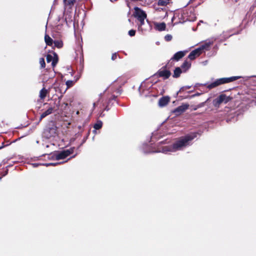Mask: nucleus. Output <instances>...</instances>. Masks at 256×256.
I'll list each match as a JSON object with an SVG mask.
<instances>
[{
  "label": "nucleus",
  "instance_id": "f257e3e1",
  "mask_svg": "<svg viewBox=\"0 0 256 256\" xmlns=\"http://www.w3.org/2000/svg\"><path fill=\"white\" fill-rule=\"evenodd\" d=\"M186 145H167L164 146L162 145H144V152H160L166 154L168 152H176L181 150V148Z\"/></svg>",
  "mask_w": 256,
  "mask_h": 256
},
{
  "label": "nucleus",
  "instance_id": "f03ea898",
  "mask_svg": "<svg viewBox=\"0 0 256 256\" xmlns=\"http://www.w3.org/2000/svg\"><path fill=\"white\" fill-rule=\"evenodd\" d=\"M241 76H233L230 78H222L216 80L214 82L208 84L207 88L212 89L220 85L228 84L242 78Z\"/></svg>",
  "mask_w": 256,
  "mask_h": 256
},
{
  "label": "nucleus",
  "instance_id": "7ed1b4c3",
  "mask_svg": "<svg viewBox=\"0 0 256 256\" xmlns=\"http://www.w3.org/2000/svg\"><path fill=\"white\" fill-rule=\"evenodd\" d=\"M44 136L46 138L54 137L57 135V127L54 122L49 124L44 132Z\"/></svg>",
  "mask_w": 256,
  "mask_h": 256
},
{
  "label": "nucleus",
  "instance_id": "20e7f679",
  "mask_svg": "<svg viewBox=\"0 0 256 256\" xmlns=\"http://www.w3.org/2000/svg\"><path fill=\"white\" fill-rule=\"evenodd\" d=\"M196 136L197 133L196 132H192L180 138L176 142H173L172 144H186V143L192 141L194 138H196Z\"/></svg>",
  "mask_w": 256,
  "mask_h": 256
},
{
  "label": "nucleus",
  "instance_id": "39448f33",
  "mask_svg": "<svg viewBox=\"0 0 256 256\" xmlns=\"http://www.w3.org/2000/svg\"><path fill=\"white\" fill-rule=\"evenodd\" d=\"M230 100L229 96H227L224 94H222L219 96L218 98L213 100L212 104L216 108H219L220 104L222 102L226 104Z\"/></svg>",
  "mask_w": 256,
  "mask_h": 256
},
{
  "label": "nucleus",
  "instance_id": "423d86ee",
  "mask_svg": "<svg viewBox=\"0 0 256 256\" xmlns=\"http://www.w3.org/2000/svg\"><path fill=\"white\" fill-rule=\"evenodd\" d=\"M74 148H72L68 150H64L60 152L56 151V160H64L66 157L69 156L70 154H73Z\"/></svg>",
  "mask_w": 256,
  "mask_h": 256
},
{
  "label": "nucleus",
  "instance_id": "0eeeda50",
  "mask_svg": "<svg viewBox=\"0 0 256 256\" xmlns=\"http://www.w3.org/2000/svg\"><path fill=\"white\" fill-rule=\"evenodd\" d=\"M208 46L209 45L208 44L202 45L201 46L191 52L189 54L188 58L190 60L195 59L196 57L199 56L201 54L202 50L207 48Z\"/></svg>",
  "mask_w": 256,
  "mask_h": 256
},
{
  "label": "nucleus",
  "instance_id": "6e6552de",
  "mask_svg": "<svg viewBox=\"0 0 256 256\" xmlns=\"http://www.w3.org/2000/svg\"><path fill=\"white\" fill-rule=\"evenodd\" d=\"M134 16L138 20L141 19H146V12L142 10L138 7H135L134 8Z\"/></svg>",
  "mask_w": 256,
  "mask_h": 256
},
{
  "label": "nucleus",
  "instance_id": "1a4fd4ad",
  "mask_svg": "<svg viewBox=\"0 0 256 256\" xmlns=\"http://www.w3.org/2000/svg\"><path fill=\"white\" fill-rule=\"evenodd\" d=\"M46 61L48 62H52V66L54 67L58 62V56L56 53H54L52 55L48 54L46 56Z\"/></svg>",
  "mask_w": 256,
  "mask_h": 256
},
{
  "label": "nucleus",
  "instance_id": "9d476101",
  "mask_svg": "<svg viewBox=\"0 0 256 256\" xmlns=\"http://www.w3.org/2000/svg\"><path fill=\"white\" fill-rule=\"evenodd\" d=\"M189 105L187 104H182V105L176 108L174 110V112L176 114H180L184 112L188 108Z\"/></svg>",
  "mask_w": 256,
  "mask_h": 256
},
{
  "label": "nucleus",
  "instance_id": "9b49d317",
  "mask_svg": "<svg viewBox=\"0 0 256 256\" xmlns=\"http://www.w3.org/2000/svg\"><path fill=\"white\" fill-rule=\"evenodd\" d=\"M43 88L40 90L39 96L41 100H44L46 96L50 93V90L52 88V86L48 88V89H46L44 87V84H43Z\"/></svg>",
  "mask_w": 256,
  "mask_h": 256
},
{
  "label": "nucleus",
  "instance_id": "f8f14e48",
  "mask_svg": "<svg viewBox=\"0 0 256 256\" xmlns=\"http://www.w3.org/2000/svg\"><path fill=\"white\" fill-rule=\"evenodd\" d=\"M148 84L147 82H143L142 83L140 86L139 87L138 90L139 92L140 96H146L148 94V92L145 93V91L146 90V84Z\"/></svg>",
  "mask_w": 256,
  "mask_h": 256
},
{
  "label": "nucleus",
  "instance_id": "ddd939ff",
  "mask_svg": "<svg viewBox=\"0 0 256 256\" xmlns=\"http://www.w3.org/2000/svg\"><path fill=\"white\" fill-rule=\"evenodd\" d=\"M158 76L160 77H162L164 79L168 78L170 76V72L166 70H160L158 72Z\"/></svg>",
  "mask_w": 256,
  "mask_h": 256
},
{
  "label": "nucleus",
  "instance_id": "4468645a",
  "mask_svg": "<svg viewBox=\"0 0 256 256\" xmlns=\"http://www.w3.org/2000/svg\"><path fill=\"white\" fill-rule=\"evenodd\" d=\"M186 52L187 51H179L174 55L171 60L178 61L185 56Z\"/></svg>",
  "mask_w": 256,
  "mask_h": 256
},
{
  "label": "nucleus",
  "instance_id": "2eb2a0df",
  "mask_svg": "<svg viewBox=\"0 0 256 256\" xmlns=\"http://www.w3.org/2000/svg\"><path fill=\"white\" fill-rule=\"evenodd\" d=\"M170 98L168 96H164L158 100V105L160 107L166 106L170 102Z\"/></svg>",
  "mask_w": 256,
  "mask_h": 256
},
{
  "label": "nucleus",
  "instance_id": "dca6fc26",
  "mask_svg": "<svg viewBox=\"0 0 256 256\" xmlns=\"http://www.w3.org/2000/svg\"><path fill=\"white\" fill-rule=\"evenodd\" d=\"M53 110H54V108L52 107H50L46 110L44 112L42 113V114L40 115V116L39 118L38 121L36 123V124H38L43 118H44L46 116H47L51 114Z\"/></svg>",
  "mask_w": 256,
  "mask_h": 256
},
{
  "label": "nucleus",
  "instance_id": "f3484780",
  "mask_svg": "<svg viewBox=\"0 0 256 256\" xmlns=\"http://www.w3.org/2000/svg\"><path fill=\"white\" fill-rule=\"evenodd\" d=\"M154 27L156 30H158V31H162V30H165L166 25V24L164 22H161V23L156 22V23H154Z\"/></svg>",
  "mask_w": 256,
  "mask_h": 256
},
{
  "label": "nucleus",
  "instance_id": "a211bd4d",
  "mask_svg": "<svg viewBox=\"0 0 256 256\" xmlns=\"http://www.w3.org/2000/svg\"><path fill=\"white\" fill-rule=\"evenodd\" d=\"M191 66V63L186 60H185L184 63L181 66V69L182 70L183 72H186Z\"/></svg>",
  "mask_w": 256,
  "mask_h": 256
},
{
  "label": "nucleus",
  "instance_id": "6ab92c4d",
  "mask_svg": "<svg viewBox=\"0 0 256 256\" xmlns=\"http://www.w3.org/2000/svg\"><path fill=\"white\" fill-rule=\"evenodd\" d=\"M44 40L46 44L48 46H51L54 43L52 39L48 34H46L44 36Z\"/></svg>",
  "mask_w": 256,
  "mask_h": 256
},
{
  "label": "nucleus",
  "instance_id": "aec40b11",
  "mask_svg": "<svg viewBox=\"0 0 256 256\" xmlns=\"http://www.w3.org/2000/svg\"><path fill=\"white\" fill-rule=\"evenodd\" d=\"M183 72L182 70L180 68L178 67L176 68L174 70V73L173 76L174 78H178L180 76V74Z\"/></svg>",
  "mask_w": 256,
  "mask_h": 256
},
{
  "label": "nucleus",
  "instance_id": "412c9836",
  "mask_svg": "<svg viewBox=\"0 0 256 256\" xmlns=\"http://www.w3.org/2000/svg\"><path fill=\"white\" fill-rule=\"evenodd\" d=\"M54 46L58 48H61L63 46V43L62 40H55L54 42Z\"/></svg>",
  "mask_w": 256,
  "mask_h": 256
},
{
  "label": "nucleus",
  "instance_id": "4be33fe9",
  "mask_svg": "<svg viewBox=\"0 0 256 256\" xmlns=\"http://www.w3.org/2000/svg\"><path fill=\"white\" fill-rule=\"evenodd\" d=\"M102 126V121L99 120L96 122V124H94V128L95 130H98L100 129Z\"/></svg>",
  "mask_w": 256,
  "mask_h": 256
},
{
  "label": "nucleus",
  "instance_id": "5701e85b",
  "mask_svg": "<svg viewBox=\"0 0 256 256\" xmlns=\"http://www.w3.org/2000/svg\"><path fill=\"white\" fill-rule=\"evenodd\" d=\"M170 0H159L158 4V6H165L169 3Z\"/></svg>",
  "mask_w": 256,
  "mask_h": 256
},
{
  "label": "nucleus",
  "instance_id": "b1692460",
  "mask_svg": "<svg viewBox=\"0 0 256 256\" xmlns=\"http://www.w3.org/2000/svg\"><path fill=\"white\" fill-rule=\"evenodd\" d=\"M56 154V151L54 152H51L50 154H48V158L52 160H56V158H55Z\"/></svg>",
  "mask_w": 256,
  "mask_h": 256
},
{
  "label": "nucleus",
  "instance_id": "393cba45",
  "mask_svg": "<svg viewBox=\"0 0 256 256\" xmlns=\"http://www.w3.org/2000/svg\"><path fill=\"white\" fill-rule=\"evenodd\" d=\"M76 0H66V2L64 3L66 6H72L76 2Z\"/></svg>",
  "mask_w": 256,
  "mask_h": 256
},
{
  "label": "nucleus",
  "instance_id": "a878e982",
  "mask_svg": "<svg viewBox=\"0 0 256 256\" xmlns=\"http://www.w3.org/2000/svg\"><path fill=\"white\" fill-rule=\"evenodd\" d=\"M39 63L40 66L41 68H44L46 66V63L44 61V59L43 58H40Z\"/></svg>",
  "mask_w": 256,
  "mask_h": 256
},
{
  "label": "nucleus",
  "instance_id": "bb28decb",
  "mask_svg": "<svg viewBox=\"0 0 256 256\" xmlns=\"http://www.w3.org/2000/svg\"><path fill=\"white\" fill-rule=\"evenodd\" d=\"M64 162H54V163H53V162H51V163H48V164H43V165H45L46 166H57L58 164H63L64 163Z\"/></svg>",
  "mask_w": 256,
  "mask_h": 256
},
{
  "label": "nucleus",
  "instance_id": "cd10ccee",
  "mask_svg": "<svg viewBox=\"0 0 256 256\" xmlns=\"http://www.w3.org/2000/svg\"><path fill=\"white\" fill-rule=\"evenodd\" d=\"M144 20L145 19H141V20H138L140 22V24L138 26V30H142V26L144 24Z\"/></svg>",
  "mask_w": 256,
  "mask_h": 256
},
{
  "label": "nucleus",
  "instance_id": "c85d7f7f",
  "mask_svg": "<svg viewBox=\"0 0 256 256\" xmlns=\"http://www.w3.org/2000/svg\"><path fill=\"white\" fill-rule=\"evenodd\" d=\"M172 36L169 34H168L165 36L164 40L166 41L169 42L172 40Z\"/></svg>",
  "mask_w": 256,
  "mask_h": 256
},
{
  "label": "nucleus",
  "instance_id": "c756f323",
  "mask_svg": "<svg viewBox=\"0 0 256 256\" xmlns=\"http://www.w3.org/2000/svg\"><path fill=\"white\" fill-rule=\"evenodd\" d=\"M135 34H136V30H129V32H128V34L130 36H134L135 35Z\"/></svg>",
  "mask_w": 256,
  "mask_h": 256
},
{
  "label": "nucleus",
  "instance_id": "7c9ffc66",
  "mask_svg": "<svg viewBox=\"0 0 256 256\" xmlns=\"http://www.w3.org/2000/svg\"><path fill=\"white\" fill-rule=\"evenodd\" d=\"M73 83H74V82L72 80H68L66 82V84L67 85V86L68 87H70V86H72L73 85Z\"/></svg>",
  "mask_w": 256,
  "mask_h": 256
},
{
  "label": "nucleus",
  "instance_id": "2f4dec72",
  "mask_svg": "<svg viewBox=\"0 0 256 256\" xmlns=\"http://www.w3.org/2000/svg\"><path fill=\"white\" fill-rule=\"evenodd\" d=\"M116 57H117V54L116 53H114L112 54V60H115L116 58Z\"/></svg>",
  "mask_w": 256,
  "mask_h": 256
},
{
  "label": "nucleus",
  "instance_id": "473e14b6",
  "mask_svg": "<svg viewBox=\"0 0 256 256\" xmlns=\"http://www.w3.org/2000/svg\"><path fill=\"white\" fill-rule=\"evenodd\" d=\"M200 93L197 92V93L193 94L192 96V97H194V96H200Z\"/></svg>",
  "mask_w": 256,
  "mask_h": 256
},
{
  "label": "nucleus",
  "instance_id": "72a5a7b5",
  "mask_svg": "<svg viewBox=\"0 0 256 256\" xmlns=\"http://www.w3.org/2000/svg\"><path fill=\"white\" fill-rule=\"evenodd\" d=\"M39 165H41V164H39L38 163H33V167H37Z\"/></svg>",
  "mask_w": 256,
  "mask_h": 256
},
{
  "label": "nucleus",
  "instance_id": "f704fd0d",
  "mask_svg": "<svg viewBox=\"0 0 256 256\" xmlns=\"http://www.w3.org/2000/svg\"><path fill=\"white\" fill-rule=\"evenodd\" d=\"M204 105V102H202V103H201L198 106V108H200V107Z\"/></svg>",
  "mask_w": 256,
  "mask_h": 256
},
{
  "label": "nucleus",
  "instance_id": "c9c22d12",
  "mask_svg": "<svg viewBox=\"0 0 256 256\" xmlns=\"http://www.w3.org/2000/svg\"><path fill=\"white\" fill-rule=\"evenodd\" d=\"M8 145H2V146H0V150L4 148L6 146H7Z\"/></svg>",
  "mask_w": 256,
  "mask_h": 256
},
{
  "label": "nucleus",
  "instance_id": "e433bc0d",
  "mask_svg": "<svg viewBox=\"0 0 256 256\" xmlns=\"http://www.w3.org/2000/svg\"><path fill=\"white\" fill-rule=\"evenodd\" d=\"M184 88V87L182 88L180 90L177 92V94H178V92H180L182 91V90Z\"/></svg>",
  "mask_w": 256,
  "mask_h": 256
},
{
  "label": "nucleus",
  "instance_id": "4c0bfd02",
  "mask_svg": "<svg viewBox=\"0 0 256 256\" xmlns=\"http://www.w3.org/2000/svg\"><path fill=\"white\" fill-rule=\"evenodd\" d=\"M158 144H163V142H158Z\"/></svg>",
  "mask_w": 256,
  "mask_h": 256
},
{
  "label": "nucleus",
  "instance_id": "58836bf2",
  "mask_svg": "<svg viewBox=\"0 0 256 256\" xmlns=\"http://www.w3.org/2000/svg\"><path fill=\"white\" fill-rule=\"evenodd\" d=\"M78 128L80 130L82 128V126H78Z\"/></svg>",
  "mask_w": 256,
  "mask_h": 256
},
{
  "label": "nucleus",
  "instance_id": "ea45409f",
  "mask_svg": "<svg viewBox=\"0 0 256 256\" xmlns=\"http://www.w3.org/2000/svg\"><path fill=\"white\" fill-rule=\"evenodd\" d=\"M66 0H63L64 2V3H66Z\"/></svg>",
  "mask_w": 256,
  "mask_h": 256
},
{
  "label": "nucleus",
  "instance_id": "a19ab883",
  "mask_svg": "<svg viewBox=\"0 0 256 256\" xmlns=\"http://www.w3.org/2000/svg\"><path fill=\"white\" fill-rule=\"evenodd\" d=\"M79 114V112H78H78H76V114Z\"/></svg>",
  "mask_w": 256,
  "mask_h": 256
},
{
  "label": "nucleus",
  "instance_id": "79ce46f5",
  "mask_svg": "<svg viewBox=\"0 0 256 256\" xmlns=\"http://www.w3.org/2000/svg\"><path fill=\"white\" fill-rule=\"evenodd\" d=\"M95 104H96L95 103H94V106H95Z\"/></svg>",
  "mask_w": 256,
  "mask_h": 256
}]
</instances>
